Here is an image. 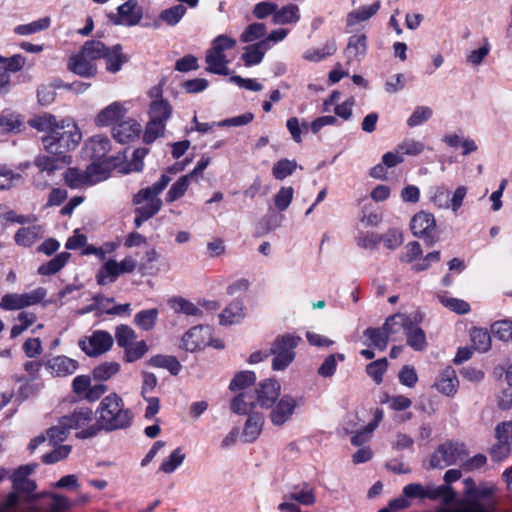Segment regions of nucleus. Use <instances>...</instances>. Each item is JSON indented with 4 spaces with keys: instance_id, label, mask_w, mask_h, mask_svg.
<instances>
[{
    "instance_id": "5701e85b",
    "label": "nucleus",
    "mask_w": 512,
    "mask_h": 512,
    "mask_svg": "<svg viewBox=\"0 0 512 512\" xmlns=\"http://www.w3.org/2000/svg\"><path fill=\"white\" fill-rule=\"evenodd\" d=\"M137 0H127L118 7V15L121 21H115L116 24H124L126 26L137 25L141 18L142 12L137 8Z\"/></svg>"
},
{
    "instance_id": "13d9d810",
    "label": "nucleus",
    "mask_w": 512,
    "mask_h": 512,
    "mask_svg": "<svg viewBox=\"0 0 512 512\" xmlns=\"http://www.w3.org/2000/svg\"><path fill=\"white\" fill-rule=\"evenodd\" d=\"M22 126L20 115L12 112L0 114V132L9 133L19 131Z\"/></svg>"
},
{
    "instance_id": "8fccbe9b",
    "label": "nucleus",
    "mask_w": 512,
    "mask_h": 512,
    "mask_svg": "<svg viewBox=\"0 0 512 512\" xmlns=\"http://www.w3.org/2000/svg\"><path fill=\"white\" fill-rule=\"evenodd\" d=\"M70 258V253L62 252L52 258L49 262L41 265L38 269L41 275H53L60 271Z\"/></svg>"
},
{
    "instance_id": "6e6d98bb",
    "label": "nucleus",
    "mask_w": 512,
    "mask_h": 512,
    "mask_svg": "<svg viewBox=\"0 0 512 512\" xmlns=\"http://www.w3.org/2000/svg\"><path fill=\"white\" fill-rule=\"evenodd\" d=\"M170 307L176 313H183L188 316H199L201 310L192 302L183 297H174L169 301Z\"/></svg>"
},
{
    "instance_id": "c756f323",
    "label": "nucleus",
    "mask_w": 512,
    "mask_h": 512,
    "mask_svg": "<svg viewBox=\"0 0 512 512\" xmlns=\"http://www.w3.org/2000/svg\"><path fill=\"white\" fill-rule=\"evenodd\" d=\"M407 337V345L413 348L415 351H423L427 346L425 332L414 324L412 319L410 325L407 326L404 333Z\"/></svg>"
},
{
    "instance_id": "a878e982",
    "label": "nucleus",
    "mask_w": 512,
    "mask_h": 512,
    "mask_svg": "<svg viewBox=\"0 0 512 512\" xmlns=\"http://www.w3.org/2000/svg\"><path fill=\"white\" fill-rule=\"evenodd\" d=\"M380 1H375L369 6H361L356 10L349 12L346 16L347 26H355L372 18L380 9Z\"/></svg>"
},
{
    "instance_id": "7ed1b4c3",
    "label": "nucleus",
    "mask_w": 512,
    "mask_h": 512,
    "mask_svg": "<svg viewBox=\"0 0 512 512\" xmlns=\"http://www.w3.org/2000/svg\"><path fill=\"white\" fill-rule=\"evenodd\" d=\"M96 411L90 407L82 406L74 409L70 414L63 416L64 425L69 430H75V436L78 439H90L100 433V424L95 418Z\"/></svg>"
},
{
    "instance_id": "7c9ffc66",
    "label": "nucleus",
    "mask_w": 512,
    "mask_h": 512,
    "mask_svg": "<svg viewBox=\"0 0 512 512\" xmlns=\"http://www.w3.org/2000/svg\"><path fill=\"white\" fill-rule=\"evenodd\" d=\"M364 337L367 338L364 344L372 346L380 351H384L387 348L389 337L383 327L372 328L369 327L364 331Z\"/></svg>"
},
{
    "instance_id": "f03ea898",
    "label": "nucleus",
    "mask_w": 512,
    "mask_h": 512,
    "mask_svg": "<svg viewBox=\"0 0 512 512\" xmlns=\"http://www.w3.org/2000/svg\"><path fill=\"white\" fill-rule=\"evenodd\" d=\"M80 140L81 133L75 123L62 120L52 133L42 137V144L48 154L69 156L68 152L75 149Z\"/></svg>"
},
{
    "instance_id": "4c0bfd02",
    "label": "nucleus",
    "mask_w": 512,
    "mask_h": 512,
    "mask_svg": "<svg viewBox=\"0 0 512 512\" xmlns=\"http://www.w3.org/2000/svg\"><path fill=\"white\" fill-rule=\"evenodd\" d=\"M105 163L102 161H93L85 170L88 185L92 186L96 183H99L103 180H106L109 177L110 171L107 166H104Z\"/></svg>"
},
{
    "instance_id": "0eeeda50",
    "label": "nucleus",
    "mask_w": 512,
    "mask_h": 512,
    "mask_svg": "<svg viewBox=\"0 0 512 512\" xmlns=\"http://www.w3.org/2000/svg\"><path fill=\"white\" fill-rule=\"evenodd\" d=\"M403 495L406 498H417V499H430L437 500L442 499L444 504L448 505L455 499V493L452 488L447 485L434 486L427 485L423 486L419 483H411L403 488Z\"/></svg>"
},
{
    "instance_id": "412c9836",
    "label": "nucleus",
    "mask_w": 512,
    "mask_h": 512,
    "mask_svg": "<svg viewBox=\"0 0 512 512\" xmlns=\"http://www.w3.org/2000/svg\"><path fill=\"white\" fill-rule=\"evenodd\" d=\"M367 53V37L365 34H355L349 37L344 50L348 63L360 62Z\"/></svg>"
},
{
    "instance_id": "052dcab7",
    "label": "nucleus",
    "mask_w": 512,
    "mask_h": 512,
    "mask_svg": "<svg viewBox=\"0 0 512 512\" xmlns=\"http://www.w3.org/2000/svg\"><path fill=\"white\" fill-rule=\"evenodd\" d=\"M115 338L117 345L125 349L127 346L135 342L137 335L135 331L128 325H119L115 330Z\"/></svg>"
},
{
    "instance_id": "e2e57ef3",
    "label": "nucleus",
    "mask_w": 512,
    "mask_h": 512,
    "mask_svg": "<svg viewBox=\"0 0 512 512\" xmlns=\"http://www.w3.org/2000/svg\"><path fill=\"white\" fill-rule=\"evenodd\" d=\"M388 367V361L386 358H381L376 361L369 363L366 366V373L370 376L376 384H380L383 381V375Z\"/></svg>"
},
{
    "instance_id": "f257e3e1",
    "label": "nucleus",
    "mask_w": 512,
    "mask_h": 512,
    "mask_svg": "<svg viewBox=\"0 0 512 512\" xmlns=\"http://www.w3.org/2000/svg\"><path fill=\"white\" fill-rule=\"evenodd\" d=\"M100 430L112 432L129 428L134 415L131 409L125 407L123 399L117 393L105 396L96 409Z\"/></svg>"
},
{
    "instance_id": "39448f33",
    "label": "nucleus",
    "mask_w": 512,
    "mask_h": 512,
    "mask_svg": "<svg viewBox=\"0 0 512 512\" xmlns=\"http://www.w3.org/2000/svg\"><path fill=\"white\" fill-rule=\"evenodd\" d=\"M300 341L299 336L289 333L275 338L269 350V354L273 356L271 366L274 371H283L294 361L295 349Z\"/></svg>"
},
{
    "instance_id": "864d4df0",
    "label": "nucleus",
    "mask_w": 512,
    "mask_h": 512,
    "mask_svg": "<svg viewBox=\"0 0 512 512\" xmlns=\"http://www.w3.org/2000/svg\"><path fill=\"white\" fill-rule=\"evenodd\" d=\"M191 179V175L186 174L173 183L166 194V201L172 203L180 199L186 193Z\"/></svg>"
},
{
    "instance_id": "3c124183",
    "label": "nucleus",
    "mask_w": 512,
    "mask_h": 512,
    "mask_svg": "<svg viewBox=\"0 0 512 512\" xmlns=\"http://www.w3.org/2000/svg\"><path fill=\"white\" fill-rule=\"evenodd\" d=\"M346 359L342 353L330 354L318 368V375L323 378H330L335 374L338 362H344Z\"/></svg>"
},
{
    "instance_id": "423d86ee",
    "label": "nucleus",
    "mask_w": 512,
    "mask_h": 512,
    "mask_svg": "<svg viewBox=\"0 0 512 512\" xmlns=\"http://www.w3.org/2000/svg\"><path fill=\"white\" fill-rule=\"evenodd\" d=\"M72 162L71 156H57L40 154L35 157L33 164L38 169L33 176V185L39 189H46L50 185L57 170L64 168Z\"/></svg>"
},
{
    "instance_id": "e433bc0d",
    "label": "nucleus",
    "mask_w": 512,
    "mask_h": 512,
    "mask_svg": "<svg viewBox=\"0 0 512 512\" xmlns=\"http://www.w3.org/2000/svg\"><path fill=\"white\" fill-rule=\"evenodd\" d=\"M287 499L294 500L296 503L305 506H311L316 501L314 490L307 484L294 487L293 490L287 494Z\"/></svg>"
},
{
    "instance_id": "5fc2aeb1",
    "label": "nucleus",
    "mask_w": 512,
    "mask_h": 512,
    "mask_svg": "<svg viewBox=\"0 0 512 512\" xmlns=\"http://www.w3.org/2000/svg\"><path fill=\"white\" fill-rule=\"evenodd\" d=\"M64 180L66 185L72 189L89 186L86 171L77 168H68L64 174Z\"/></svg>"
},
{
    "instance_id": "c85d7f7f",
    "label": "nucleus",
    "mask_w": 512,
    "mask_h": 512,
    "mask_svg": "<svg viewBox=\"0 0 512 512\" xmlns=\"http://www.w3.org/2000/svg\"><path fill=\"white\" fill-rule=\"evenodd\" d=\"M264 423V418L259 413H253L249 415L246 420L244 429H243V438L247 443L254 442L260 435L262 431V426Z\"/></svg>"
},
{
    "instance_id": "9b49d317",
    "label": "nucleus",
    "mask_w": 512,
    "mask_h": 512,
    "mask_svg": "<svg viewBox=\"0 0 512 512\" xmlns=\"http://www.w3.org/2000/svg\"><path fill=\"white\" fill-rule=\"evenodd\" d=\"M410 228L414 236L425 240L427 246L436 243L437 238L434 236L436 221L433 214L425 211L416 213L411 219Z\"/></svg>"
},
{
    "instance_id": "f8f14e48",
    "label": "nucleus",
    "mask_w": 512,
    "mask_h": 512,
    "mask_svg": "<svg viewBox=\"0 0 512 512\" xmlns=\"http://www.w3.org/2000/svg\"><path fill=\"white\" fill-rule=\"evenodd\" d=\"M141 132V124L133 118H123L112 128L113 138L121 144H127L137 140Z\"/></svg>"
},
{
    "instance_id": "473e14b6",
    "label": "nucleus",
    "mask_w": 512,
    "mask_h": 512,
    "mask_svg": "<svg viewBox=\"0 0 512 512\" xmlns=\"http://www.w3.org/2000/svg\"><path fill=\"white\" fill-rule=\"evenodd\" d=\"M147 364L151 367L167 369L172 375H178L181 370V364L176 357L171 355L157 354L152 356Z\"/></svg>"
},
{
    "instance_id": "f3484780",
    "label": "nucleus",
    "mask_w": 512,
    "mask_h": 512,
    "mask_svg": "<svg viewBox=\"0 0 512 512\" xmlns=\"http://www.w3.org/2000/svg\"><path fill=\"white\" fill-rule=\"evenodd\" d=\"M78 361L64 355L55 356L45 363L46 370L54 377L72 375L78 369Z\"/></svg>"
},
{
    "instance_id": "a19ab883",
    "label": "nucleus",
    "mask_w": 512,
    "mask_h": 512,
    "mask_svg": "<svg viewBox=\"0 0 512 512\" xmlns=\"http://www.w3.org/2000/svg\"><path fill=\"white\" fill-rule=\"evenodd\" d=\"M50 17H43L28 24H21L14 28V33L21 36H27L41 31H45L50 27Z\"/></svg>"
},
{
    "instance_id": "de8ad7c7",
    "label": "nucleus",
    "mask_w": 512,
    "mask_h": 512,
    "mask_svg": "<svg viewBox=\"0 0 512 512\" xmlns=\"http://www.w3.org/2000/svg\"><path fill=\"white\" fill-rule=\"evenodd\" d=\"M337 50L336 42L331 40L327 42L323 47L316 49H309L305 51L304 59L311 62H319L326 57L333 55Z\"/></svg>"
},
{
    "instance_id": "338daca9",
    "label": "nucleus",
    "mask_w": 512,
    "mask_h": 512,
    "mask_svg": "<svg viewBox=\"0 0 512 512\" xmlns=\"http://www.w3.org/2000/svg\"><path fill=\"white\" fill-rule=\"evenodd\" d=\"M164 130V122L149 119L143 134V141L145 143H151L155 141L158 137L164 134Z\"/></svg>"
},
{
    "instance_id": "69168bd1",
    "label": "nucleus",
    "mask_w": 512,
    "mask_h": 512,
    "mask_svg": "<svg viewBox=\"0 0 512 512\" xmlns=\"http://www.w3.org/2000/svg\"><path fill=\"white\" fill-rule=\"evenodd\" d=\"M440 303L457 314H466L470 311V305L461 299L439 295Z\"/></svg>"
},
{
    "instance_id": "ea45409f",
    "label": "nucleus",
    "mask_w": 512,
    "mask_h": 512,
    "mask_svg": "<svg viewBox=\"0 0 512 512\" xmlns=\"http://www.w3.org/2000/svg\"><path fill=\"white\" fill-rule=\"evenodd\" d=\"M30 127L41 131L52 133L54 128L60 125V122H57L56 117L52 114L44 113L42 115L36 116L28 121Z\"/></svg>"
},
{
    "instance_id": "6ab92c4d",
    "label": "nucleus",
    "mask_w": 512,
    "mask_h": 512,
    "mask_svg": "<svg viewBox=\"0 0 512 512\" xmlns=\"http://www.w3.org/2000/svg\"><path fill=\"white\" fill-rule=\"evenodd\" d=\"M255 393V403L264 408L272 407L279 397L280 384L275 379H267L259 384Z\"/></svg>"
},
{
    "instance_id": "9d476101",
    "label": "nucleus",
    "mask_w": 512,
    "mask_h": 512,
    "mask_svg": "<svg viewBox=\"0 0 512 512\" xmlns=\"http://www.w3.org/2000/svg\"><path fill=\"white\" fill-rule=\"evenodd\" d=\"M114 343L112 335L104 330L93 331L91 335L79 340L78 345L88 356H99L109 351Z\"/></svg>"
},
{
    "instance_id": "603ef678",
    "label": "nucleus",
    "mask_w": 512,
    "mask_h": 512,
    "mask_svg": "<svg viewBox=\"0 0 512 512\" xmlns=\"http://www.w3.org/2000/svg\"><path fill=\"white\" fill-rule=\"evenodd\" d=\"M120 371L118 362H103L97 365L93 371V378L97 381H108Z\"/></svg>"
},
{
    "instance_id": "2eb2a0df",
    "label": "nucleus",
    "mask_w": 512,
    "mask_h": 512,
    "mask_svg": "<svg viewBox=\"0 0 512 512\" xmlns=\"http://www.w3.org/2000/svg\"><path fill=\"white\" fill-rule=\"evenodd\" d=\"M128 109L124 103L115 101L105 108H103L95 118V124L99 127H107L110 125H116L123 118H125Z\"/></svg>"
},
{
    "instance_id": "393cba45",
    "label": "nucleus",
    "mask_w": 512,
    "mask_h": 512,
    "mask_svg": "<svg viewBox=\"0 0 512 512\" xmlns=\"http://www.w3.org/2000/svg\"><path fill=\"white\" fill-rule=\"evenodd\" d=\"M103 59H105L106 69L110 73H117L122 69L123 64L128 61V57L122 52L120 44H116L111 48L106 47Z\"/></svg>"
},
{
    "instance_id": "6e6552de",
    "label": "nucleus",
    "mask_w": 512,
    "mask_h": 512,
    "mask_svg": "<svg viewBox=\"0 0 512 512\" xmlns=\"http://www.w3.org/2000/svg\"><path fill=\"white\" fill-rule=\"evenodd\" d=\"M493 487L482 485L472 487L469 490V498L457 501L453 506L439 509L438 512H488L484 504L480 502L493 494Z\"/></svg>"
},
{
    "instance_id": "49530a36",
    "label": "nucleus",
    "mask_w": 512,
    "mask_h": 512,
    "mask_svg": "<svg viewBox=\"0 0 512 512\" xmlns=\"http://www.w3.org/2000/svg\"><path fill=\"white\" fill-rule=\"evenodd\" d=\"M158 314L159 313L156 308L142 310L134 316V323L140 329L150 331L156 324Z\"/></svg>"
},
{
    "instance_id": "37998d69",
    "label": "nucleus",
    "mask_w": 512,
    "mask_h": 512,
    "mask_svg": "<svg viewBox=\"0 0 512 512\" xmlns=\"http://www.w3.org/2000/svg\"><path fill=\"white\" fill-rule=\"evenodd\" d=\"M187 9L183 4H177L164 9L159 14V20L168 26H176L186 14Z\"/></svg>"
},
{
    "instance_id": "680f3d73",
    "label": "nucleus",
    "mask_w": 512,
    "mask_h": 512,
    "mask_svg": "<svg viewBox=\"0 0 512 512\" xmlns=\"http://www.w3.org/2000/svg\"><path fill=\"white\" fill-rule=\"evenodd\" d=\"M424 149V143L413 138L404 139L397 145V151L400 152L403 157L404 155L417 156L421 154Z\"/></svg>"
},
{
    "instance_id": "20e7f679",
    "label": "nucleus",
    "mask_w": 512,
    "mask_h": 512,
    "mask_svg": "<svg viewBox=\"0 0 512 512\" xmlns=\"http://www.w3.org/2000/svg\"><path fill=\"white\" fill-rule=\"evenodd\" d=\"M170 181L171 177L167 173H163L152 186L138 191L133 197V202L137 206L135 213H150V218L156 215L162 207V200L158 196Z\"/></svg>"
},
{
    "instance_id": "1a4fd4ad",
    "label": "nucleus",
    "mask_w": 512,
    "mask_h": 512,
    "mask_svg": "<svg viewBox=\"0 0 512 512\" xmlns=\"http://www.w3.org/2000/svg\"><path fill=\"white\" fill-rule=\"evenodd\" d=\"M466 456L465 446L459 442H446L441 444L430 458L431 468H445L453 465Z\"/></svg>"
},
{
    "instance_id": "4d7b16f0",
    "label": "nucleus",
    "mask_w": 512,
    "mask_h": 512,
    "mask_svg": "<svg viewBox=\"0 0 512 512\" xmlns=\"http://www.w3.org/2000/svg\"><path fill=\"white\" fill-rule=\"evenodd\" d=\"M473 348L479 352H487L491 347V336L486 329L473 328L471 330Z\"/></svg>"
},
{
    "instance_id": "4be33fe9",
    "label": "nucleus",
    "mask_w": 512,
    "mask_h": 512,
    "mask_svg": "<svg viewBox=\"0 0 512 512\" xmlns=\"http://www.w3.org/2000/svg\"><path fill=\"white\" fill-rule=\"evenodd\" d=\"M205 61L207 63L206 71L225 76L230 74L229 60L224 53L209 49L206 52Z\"/></svg>"
},
{
    "instance_id": "58836bf2",
    "label": "nucleus",
    "mask_w": 512,
    "mask_h": 512,
    "mask_svg": "<svg viewBox=\"0 0 512 512\" xmlns=\"http://www.w3.org/2000/svg\"><path fill=\"white\" fill-rule=\"evenodd\" d=\"M149 118L166 123L172 113V108L168 101L159 99L154 100L149 107Z\"/></svg>"
},
{
    "instance_id": "72a5a7b5",
    "label": "nucleus",
    "mask_w": 512,
    "mask_h": 512,
    "mask_svg": "<svg viewBox=\"0 0 512 512\" xmlns=\"http://www.w3.org/2000/svg\"><path fill=\"white\" fill-rule=\"evenodd\" d=\"M265 42L258 41L252 45L245 47V52L242 54V60L246 66L257 65L262 62L265 52L268 50Z\"/></svg>"
},
{
    "instance_id": "a18cd8bd",
    "label": "nucleus",
    "mask_w": 512,
    "mask_h": 512,
    "mask_svg": "<svg viewBox=\"0 0 512 512\" xmlns=\"http://www.w3.org/2000/svg\"><path fill=\"white\" fill-rule=\"evenodd\" d=\"M149 347L144 340L135 341L124 349L123 360L126 363H133L145 356Z\"/></svg>"
},
{
    "instance_id": "774afa93",
    "label": "nucleus",
    "mask_w": 512,
    "mask_h": 512,
    "mask_svg": "<svg viewBox=\"0 0 512 512\" xmlns=\"http://www.w3.org/2000/svg\"><path fill=\"white\" fill-rule=\"evenodd\" d=\"M491 332L502 341L512 340V321H496L491 325Z\"/></svg>"
},
{
    "instance_id": "bf43d9fd",
    "label": "nucleus",
    "mask_w": 512,
    "mask_h": 512,
    "mask_svg": "<svg viewBox=\"0 0 512 512\" xmlns=\"http://www.w3.org/2000/svg\"><path fill=\"white\" fill-rule=\"evenodd\" d=\"M106 51V46L99 40H89L84 43L81 49V53L86 56L92 62L94 60L103 58Z\"/></svg>"
},
{
    "instance_id": "dca6fc26",
    "label": "nucleus",
    "mask_w": 512,
    "mask_h": 512,
    "mask_svg": "<svg viewBox=\"0 0 512 512\" xmlns=\"http://www.w3.org/2000/svg\"><path fill=\"white\" fill-rule=\"evenodd\" d=\"M209 328L198 325L189 329L182 337V348L189 352L199 350L209 344Z\"/></svg>"
},
{
    "instance_id": "a211bd4d",
    "label": "nucleus",
    "mask_w": 512,
    "mask_h": 512,
    "mask_svg": "<svg viewBox=\"0 0 512 512\" xmlns=\"http://www.w3.org/2000/svg\"><path fill=\"white\" fill-rule=\"evenodd\" d=\"M111 142L105 136H95L86 144V152L93 161H102L111 164L114 160L113 156H109Z\"/></svg>"
},
{
    "instance_id": "ddd939ff",
    "label": "nucleus",
    "mask_w": 512,
    "mask_h": 512,
    "mask_svg": "<svg viewBox=\"0 0 512 512\" xmlns=\"http://www.w3.org/2000/svg\"><path fill=\"white\" fill-rule=\"evenodd\" d=\"M37 463H30L18 467L10 475L13 491L16 493H31L36 489V483L29 478V475L37 468Z\"/></svg>"
},
{
    "instance_id": "bb28decb",
    "label": "nucleus",
    "mask_w": 512,
    "mask_h": 512,
    "mask_svg": "<svg viewBox=\"0 0 512 512\" xmlns=\"http://www.w3.org/2000/svg\"><path fill=\"white\" fill-rule=\"evenodd\" d=\"M244 318V306L240 300L231 302L219 315L221 325H232L239 323Z\"/></svg>"
},
{
    "instance_id": "09e8293b",
    "label": "nucleus",
    "mask_w": 512,
    "mask_h": 512,
    "mask_svg": "<svg viewBox=\"0 0 512 512\" xmlns=\"http://www.w3.org/2000/svg\"><path fill=\"white\" fill-rule=\"evenodd\" d=\"M266 25L264 23L254 22L248 25L240 35L241 42L252 43L261 41L265 38Z\"/></svg>"
},
{
    "instance_id": "cd10ccee",
    "label": "nucleus",
    "mask_w": 512,
    "mask_h": 512,
    "mask_svg": "<svg viewBox=\"0 0 512 512\" xmlns=\"http://www.w3.org/2000/svg\"><path fill=\"white\" fill-rule=\"evenodd\" d=\"M300 19V9L296 4H287L276 9L272 22L276 25L295 24Z\"/></svg>"
},
{
    "instance_id": "2f4dec72",
    "label": "nucleus",
    "mask_w": 512,
    "mask_h": 512,
    "mask_svg": "<svg viewBox=\"0 0 512 512\" xmlns=\"http://www.w3.org/2000/svg\"><path fill=\"white\" fill-rule=\"evenodd\" d=\"M410 320L411 318L405 314H394L386 319L382 327L390 338L400 332L405 333Z\"/></svg>"
},
{
    "instance_id": "c9c22d12",
    "label": "nucleus",
    "mask_w": 512,
    "mask_h": 512,
    "mask_svg": "<svg viewBox=\"0 0 512 512\" xmlns=\"http://www.w3.org/2000/svg\"><path fill=\"white\" fill-rule=\"evenodd\" d=\"M458 379L452 368H446L437 383V389L444 395L451 396L457 391Z\"/></svg>"
},
{
    "instance_id": "b1692460",
    "label": "nucleus",
    "mask_w": 512,
    "mask_h": 512,
    "mask_svg": "<svg viewBox=\"0 0 512 512\" xmlns=\"http://www.w3.org/2000/svg\"><path fill=\"white\" fill-rule=\"evenodd\" d=\"M68 67L81 77H93L97 72L96 65L81 52L69 58Z\"/></svg>"
},
{
    "instance_id": "f704fd0d",
    "label": "nucleus",
    "mask_w": 512,
    "mask_h": 512,
    "mask_svg": "<svg viewBox=\"0 0 512 512\" xmlns=\"http://www.w3.org/2000/svg\"><path fill=\"white\" fill-rule=\"evenodd\" d=\"M39 238H41L40 227H22L14 235V241L17 245L31 247Z\"/></svg>"
},
{
    "instance_id": "0e129e2a",
    "label": "nucleus",
    "mask_w": 512,
    "mask_h": 512,
    "mask_svg": "<svg viewBox=\"0 0 512 512\" xmlns=\"http://www.w3.org/2000/svg\"><path fill=\"white\" fill-rule=\"evenodd\" d=\"M254 406L255 401L252 400V397L241 393L233 399L231 409L236 414L245 415L248 414Z\"/></svg>"
},
{
    "instance_id": "aec40b11",
    "label": "nucleus",
    "mask_w": 512,
    "mask_h": 512,
    "mask_svg": "<svg viewBox=\"0 0 512 512\" xmlns=\"http://www.w3.org/2000/svg\"><path fill=\"white\" fill-rule=\"evenodd\" d=\"M297 406L296 400L289 396H283L270 413L271 422L276 426L286 423L293 415Z\"/></svg>"
},
{
    "instance_id": "4468645a",
    "label": "nucleus",
    "mask_w": 512,
    "mask_h": 512,
    "mask_svg": "<svg viewBox=\"0 0 512 512\" xmlns=\"http://www.w3.org/2000/svg\"><path fill=\"white\" fill-rule=\"evenodd\" d=\"M0 512H40V510L16 491H11L0 497Z\"/></svg>"
},
{
    "instance_id": "79ce46f5",
    "label": "nucleus",
    "mask_w": 512,
    "mask_h": 512,
    "mask_svg": "<svg viewBox=\"0 0 512 512\" xmlns=\"http://www.w3.org/2000/svg\"><path fill=\"white\" fill-rule=\"evenodd\" d=\"M186 454L181 447L174 449L170 455L163 459L159 470L165 474H171L184 462Z\"/></svg>"
},
{
    "instance_id": "c03bdc74",
    "label": "nucleus",
    "mask_w": 512,
    "mask_h": 512,
    "mask_svg": "<svg viewBox=\"0 0 512 512\" xmlns=\"http://www.w3.org/2000/svg\"><path fill=\"white\" fill-rule=\"evenodd\" d=\"M117 266V261L112 259L108 260L97 273V283L99 285H106L108 283L114 282L120 275Z\"/></svg>"
}]
</instances>
